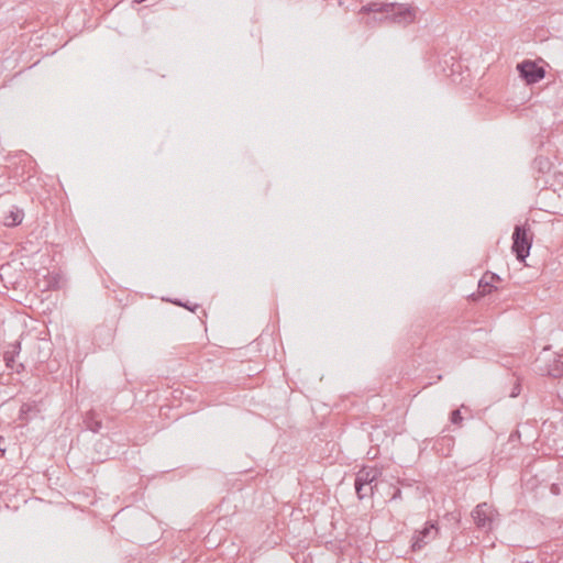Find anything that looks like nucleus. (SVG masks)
I'll return each mask as SVG.
<instances>
[{
  "label": "nucleus",
  "mask_w": 563,
  "mask_h": 563,
  "mask_svg": "<svg viewBox=\"0 0 563 563\" xmlns=\"http://www.w3.org/2000/svg\"><path fill=\"white\" fill-rule=\"evenodd\" d=\"M62 286V277L58 274H47L44 279L43 290H56Z\"/></svg>",
  "instance_id": "10"
},
{
  "label": "nucleus",
  "mask_w": 563,
  "mask_h": 563,
  "mask_svg": "<svg viewBox=\"0 0 563 563\" xmlns=\"http://www.w3.org/2000/svg\"><path fill=\"white\" fill-rule=\"evenodd\" d=\"M24 213L21 209L13 207L8 214L3 218V223L7 227H15L23 220Z\"/></svg>",
  "instance_id": "8"
},
{
  "label": "nucleus",
  "mask_w": 563,
  "mask_h": 563,
  "mask_svg": "<svg viewBox=\"0 0 563 563\" xmlns=\"http://www.w3.org/2000/svg\"><path fill=\"white\" fill-rule=\"evenodd\" d=\"M488 279L494 283V282H497V280H500V277L497 275V274H494V273H488Z\"/></svg>",
  "instance_id": "15"
},
{
  "label": "nucleus",
  "mask_w": 563,
  "mask_h": 563,
  "mask_svg": "<svg viewBox=\"0 0 563 563\" xmlns=\"http://www.w3.org/2000/svg\"><path fill=\"white\" fill-rule=\"evenodd\" d=\"M462 420H463V417H462V415H461L460 409L453 410V411L451 412L450 421H451L453 424L461 426Z\"/></svg>",
  "instance_id": "14"
},
{
  "label": "nucleus",
  "mask_w": 563,
  "mask_h": 563,
  "mask_svg": "<svg viewBox=\"0 0 563 563\" xmlns=\"http://www.w3.org/2000/svg\"><path fill=\"white\" fill-rule=\"evenodd\" d=\"M374 477L375 476H373L369 482H363V471L357 473L356 478L354 481V490L360 499L371 497L373 495L374 487L372 485V482Z\"/></svg>",
  "instance_id": "7"
},
{
  "label": "nucleus",
  "mask_w": 563,
  "mask_h": 563,
  "mask_svg": "<svg viewBox=\"0 0 563 563\" xmlns=\"http://www.w3.org/2000/svg\"><path fill=\"white\" fill-rule=\"evenodd\" d=\"M361 23L374 26L378 22L391 21L400 24H408L415 20V12L411 8L395 3L371 2L362 7L358 12Z\"/></svg>",
  "instance_id": "1"
},
{
  "label": "nucleus",
  "mask_w": 563,
  "mask_h": 563,
  "mask_svg": "<svg viewBox=\"0 0 563 563\" xmlns=\"http://www.w3.org/2000/svg\"><path fill=\"white\" fill-rule=\"evenodd\" d=\"M10 350H7L3 353L5 366L12 371H15L16 373H21L22 371H24V365L22 363L15 362V356L19 355L21 352V343L15 341L13 344L10 345Z\"/></svg>",
  "instance_id": "6"
},
{
  "label": "nucleus",
  "mask_w": 563,
  "mask_h": 563,
  "mask_svg": "<svg viewBox=\"0 0 563 563\" xmlns=\"http://www.w3.org/2000/svg\"><path fill=\"white\" fill-rule=\"evenodd\" d=\"M496 289V286H494V284L488 279V273H486L478 283V291L481 296L488 295Z\"/></svg>",
  "instance_id": "12"
},
{
  "label": "nucleus",
  "mask_w": 563,
  "mask_h": 563,
  "mask_svg": "<svg viewBox=\"0 0 563 563\" xmlns=\"http://www.w3.org/2000/svg\"><path fill=\"white\" fill-rule=\"evenodd\" d=\"M517 435L519 437L518 432H516L515 434H510V438H517Z\"/></svg>",
  "instance_id": "19"
},
{
  "label": "nucleus",
  "mask_w": 563,
  "mask_h": 563,
  "mask_svg": "<svg viewBox=\"0 0 563 563\" xmlns=\"http://www.w3.org/2000/svg\"><path fill=\"white\" fill-rule=\"evenodd\" d=\"M438 532L439 529L434 523L427 522L426 527L422 530H420L418 534L413 538V542L411 545L412 550H421L431 540L435 539Z\"/></svg>",
  "instance_id": "5"
},
{
  "label": "nucleus",
  "mask_w": 563,
  "mask_h": 563,
  "mask_svg": "<svg viewBox=\"0 0 563 563\" xmlns=\"http://www.w3.org/2000/svg\"><path fill=\"white\" fill-rule=\"evenodd\" d=\"M175 303H177V305H179V306H184V307H186L187 309H189V310L194 311V308H190V307H188V306L184 305L181 301H178V300H177V301H175Z\"/></svg>",
  "instance_id": "16"
},
{
  "label": "nucleus",
  "mask_w": 563,
  "mask_h": 563,
  "mask_svg": "<svg viewBox=\"0 0 563 563\" xmlns=\"http://www.w3.org/2000/svg\"><path fill=\"white\" fill-rule=\"evenodd\" d=\"M532 236L525 225H516L512 233V252L519 262H523L530 253Z\"/></svg>",
  "instance_id": "2"
},
{
  "label": "nucleus",
  "mask_w": 563,
  "mask_h": 563,
  "mask_svg": "<svg viewBox=\"0 0 563 563\" xmlns=\"http://www.w3.org/2000/svg\"><path fill=\"white\" fill-rule=\"evenodd\" d=\"M533 167L544 174V173H549L551 167H552V163L550 162V159L545 156H538L534 158L533 161Z\"/></svg>",
  "instance_id": "11"
},
{
  "label": "nucleus",
  "mask_w": 563,
  "mask_h": 563,
  "mask_svg": "<svg viewBox=\"0 0 563 563\" xmlns=\"http://www.w3.org/2000/svg\"><path fill=\"white\" fill-rule=\"evenodd\" d=\"M517 435L519 437L518 432H516L515 434H510V438H517Z\"/></svg>",
  "instance_id": "20"
},
{
  "label": "nucleus",
  "mask_w": 563,
  "mask_h": 563,
  "mask_svg": "<svg viewBox=\"0 0 563 563\" xmlns=\"http://www.w3.org/2000/svg\"><path fill=\"white\" fill-rule=\"evenodd\" d=\"M2 440V437H0V441ZM5 453V450L0 448V457L3 456Z\"/></svg>",
  "instance_id": "18"
},
{
  "label": "nucleus",
  "mask_w": 563,
  "mask_h": 563,
  "mask_svg": "<svg viewBox=\"0 0 563 563\" xmlns=\"http://www.w3.org/2000/svg\"><path fill=\"white\" fill-rule=\"evenodd\" d=\"M548 374L552 377H560L563 374V355H555L554 366L548 369Z\"/></svg>",
  "instance_id": "13"
},
{
  "label": "nucleus",
  "mask_w": 563,
  "mask_h": 563,
  "mask_svg": "<svg viewBox=\"0 0 563 563\" xmlns=\"http://www.w3.org/2000/svg\"><path fill=\"white\" fill-rule=\"evenodd\" d=\"M498 514L492 505L487 503L478 504L472 511V518L477 528L489 531L494 527V522Z\"/></svg>",
  "instance_id": "3"
},
{
  "label": "nucleus",
  "mask_w": 563,
  "mask_h": 563,
  "mask_svg": "<svg viewBox=\"0 0 563 563\" xmlns=\"http://www.w3.org/2000/svg\"><path fill=\"white\" fill-rule=\"evenodd\" d=\"M84 423L86 428L93 433H98L102 427L101 420L97 418V413L93 410H90L86 413Z\"/></svg>",
  "instance_id": "9"
},
{
  "label": "nucleus",
  "mask_w": 563,
  "mask_h": 563,
  "mask_svg": "<svg viewBox=\"0 0 563 563\" xmlns=\"http://www.w3.org/2000/svg\"><path fill=\"white\" fill-rule=\"evenodd\" d=\"M517 69L520 77L530 85L540 81L545 76V70L532 60H523L517 65Z\"/></svg>",
  "instance_id": "4"
},
{
  "label": "nucleus",
  "mask_w": 563,
  "mask_h": 563,
  "mask_svg": "<svg viewBox=\"0 0 563 563\" xmlns=\"http://www.w3.org/2000/svg\"><path fill=\"white\" fill-rule=\"evenodd\" d=\"M371 478H368V473L363 472V482H369Z\"/></svg>",
  "instance_id": "17"
}]
</instances>
